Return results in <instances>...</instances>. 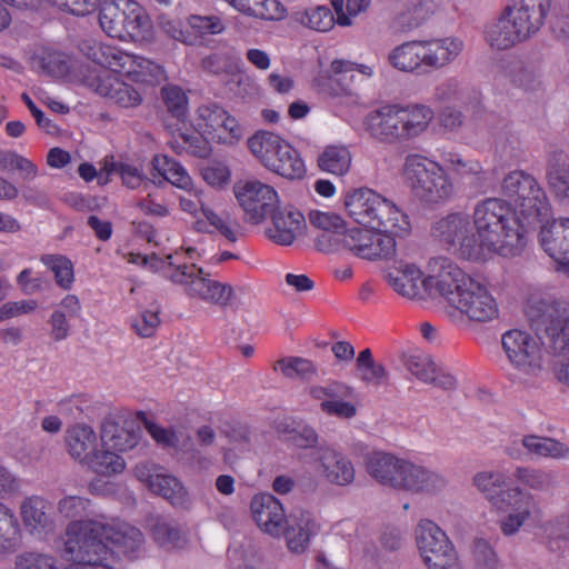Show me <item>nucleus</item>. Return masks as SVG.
Here are the masks:
<instances>
[{
	"label": "nucleus",
	"mask_w": 569,
	"mask_h": 569,
	"mask_svg": "<svg viewBox=\"0 0 569 569\" xmlns=\"http://www.w3.org/2000/svg\"><path fill=\"white\" fill-rule=\"evenodd\" d=\"M502 198H486L470 216L482 262L495 256L516 258L528 244V227L546 220L551 204L538 181L525 171H512L502 181Z\"/></svg>",
	"instance_id": "1"
},
{
	"label": "nucleus",
	"mask_w": 569,
	"mask_h": 569,
	"mask_svg": "<svg viewBox=\"0 0 569 569\" xmlns=\"http://www.w3.org/2000/svg\"><path fill=\"white\" fill-rule=\"evenodd\" d=\"M91 500L66 496L58 502V512L66 519L88 516ZM64 551L72 562L66 569H113L111 561L122 553L129 560L139 557L143 545L142 532L123 521L104 518L73 520L66 527Z\"/></svg>",
	"instance_id": "2"
},
{
	"label": "nucleus",
	"mask_w": 569,
	"mask_h": 569,
	"mask_svg": "<svg viewBox=\"0 0 569 569\" xmlns=\"http://www.w3.org/2000/svg\"><path fill=\"white\" fill-rule=\"evenodd\" d=\"M88 56L103 69L90 70L83 82L101 97L112 100L122 108L139 106L142 99L132 86L111 72L124 74L136 82H159L164 73L158 63L109 43L94 42L89 47Z\"/></svg>",
	"instance_id": "3"
},
{
	"label": "nucleus",
	"mask_w": 569,
	"mask_h": 569,
	"mask_svg": "<svg viewBox=\"0 0 569 569\" xmlns=\"http://www.w3.org/2000/svg\"><path fill=\"white\" fill-rule=\"evenodd\" d=\"M440 276L439 295L471 322L487 323L499 317V305L488 287L467 274L452 260Z\"/></svg>",
	"instance_id": "4"
},
{
	"label": "nucleus",
	"mask_w": 569,
	"mask_h": 569,
	"mask_svg": "<svg viewBox=\"0 0 569 569\" xmlns=\"http://www.w3.org/2000/svg\"><path fill=\"white\" fill-rule=\"evenodd\" d=\"M348 214L359 224L390 236L410 232L411 222L393 201L380 193L361 188L349 193L345 201Z\"/></svg>",
	"instance_id": "5"
},
{
	"label": "nucleus",
	"mask_w": 569,
	"mask_h": 569,
	"mask_svg": "<svg viewBox=\"0 0 569 569\" xmlns=\"http://www.w3.org/2000/svg\"><path fill=\"white\" fill-rule=\"evenodd\" d=\"M366 469L378 482L392 488L433 492L445 486L441 476L381 451L368 455Z\"/></svg>",
	"instance_id": "6"
},
{
	"label": "nucleus",
	"mask_w": 569,
	"mask_h": 569,
	"mask_svg": "<svg viewBox=\"0 0 569 569\" xmlns=\"http://www.w3.org/2000/svg\"><path fill=\"white\" fill-rule=\"evenodd\" d=\"M530 327L545 333L555 350H569V303L551 298H530L525 309ZM557 380L569 387V361L555 368Z\"/></svg>",
	"instance_id": "7"
},
{
	"label": "nucleus",
	"mask_w": 569,
	"mask_h": 569,
	"mask_svg": "<svg viewBox=\"0 0 569 569\" xmlns=\"http://www.w3.org/2000/svg\"><path fill=\"white\" fill-rule=\"evenodd\" d=\"M402 176L412 193L427 206H443L455 196L453 181L445 168L426 156L408 154Z\"/></svg>",
	"instance_id": "8"
},
{
	"label": "nucleus",
	"mask_w": 569,
	"mask_h": 569,
	"mask_svg": "<svg viewBox=\"0 0 569 569\" xmlns=\"http://www.w3.org/2000/svg\"><path fill=\"white\" fill-rule=\"evenodd\" d=\"M101 29L111 38L134 42L153 38V23L134 0H104L99 11Z\"/></svg>",
	"instance_id": "9"
},
{
	"label": "nucleus",
	"mask_w": 569,
	"mask_h": 569,
	"mask_svg": "<svg viewBox=\"0 0 569 569\" xmlns=\"http://www.w3.org/2000/svg\"><path fill=\"white\" fill-rule=\"evenodd\" d=\"M252 154L269 171L288 180H300L307 168L299 151L271 131H257L248 140Z\"/></svg>",
	"instance_id": "10"
},
{
	"label": "nucleus",
	"mask_w": 569,
	"mask_h": 569,
	"mask_svg": "<svg viewBox=\"0 0 569 569\" xmlns=\"http://www.w3.org/2000/svg\"><path fill=\"white\" fill-rule=\"evenodd\" d=\"M163 276L172 283L182 286L190 298L221 308L230 306L234 299V288L231 284L211 279L194 263L176 264L172 256L167 257Z\"/></svg>",
	"instance_id": "11"
},
{
	"label": "nucleus",
	"mask_w": 569,
	"mask_h": 569,
	"mask_svg": "<svg viewBox=\"0 0 569 569\" xmlns=\"http://www.w3.org/2000/svg\"><path fill=\"white\" fill-rule=\"evenodd\" d=\"M430 237L441 249L459 259L482 262L470 214L453 211L437 218L430 227Z\"/></svg>",
	"instance_id": "12"
},
{
	"label": "nucleus",
	"mask_w": 569,
	"mask_h": 569,
	"mask_svg": "<svg viewBox=\"0 0 569 569\" xmlns=\"http://www.w3.org/2000/svg\"><path fill=\"white\" fill-rule=\"evenodd\" d=\"M451 259L436 257L429 261L430 273L423 278V273L415 263H401L400 267L390 270L387 280L390 287L400 296L408 299H421L425 293L432 290L439 293L440 276L448 271L447 264Z\"/></svg>",
	"instance_id": "13"
},
{
	"label": "nucleus",
	"mask_w": 569,
	"mask_h": 569,
	"mask_svg": "<svg viewBox=\"0 0 569 569\" xmlns=\"http://www.w3.org/2000/svg\"><path fill=\"white\" fill-rule=\"evenodd\" d=\"M501 345L518 373L528 379L540 376L543 370V348L538 338L528 331L511 329L502 335Z\"/></svg>",
	"instance_id": "14"
},
{
	"label": "nucleus",
	"mask_w": 569,
	"mask_h": 569,
	"mask_svg": "<svg viewBox=\"0 0 569 569\" xmlns=\"http://www.w3.org/2000/svg\"><path fill=\"white\" fill-rule=\"evenodd\" d=\"M417 545L429 569H462L452 542L436 522L429 519L419 522Z\"/></svg>",
	"instance_id": "15"
},
{
	"label": "nucleus",
	"mask_w": 569,
	"mask_h": 569,
	"mask_svg": "<svg viewBox=\"0 0 569 569\" xmlns=\"http://www.w3.org/2000/svg\"><path fill=\"white\" fill-rule=\"evenodd\" d=\"M351 228L343 232L342 246L355 256L367 260H388L396 256V240L392 236L369 230Z\"/></svg>",
	"instance_id": "16"
},
{
	"label": "nucleus",
	"mask_w": 569,
	"mask_h": 569,
	"mask_svg": "<svg viewBox=\"0 0 569 569\" xmlns=\"http://www.w3.org/2000/svg\"><path fill=\"white\" fill-rule=\"evenodd\" d=\"M234 193L248 220L252 223L262 222L279 204L276 189L258 180L237 184Z\"/></svg>",
	"instance_id": "17"
},
{
	"label": "nucleus",
	"mask_w": 569,
	"mask_h": 569,
	"mask_svg": "<svg viewBox=\"0 0 569 569\" xmlns=\"http://www.w3.org/2000/svg\"><path fill=\"white\" fill-rule=\"evenodd\" d=\"M550 216L539 222V243L555 261L556 270L569 277V218L552 219Z\"/></svg>",
	"instance_id": "18"
},
{
	"label": "nucleus",
	"mask_w": 569,
	"mask_h": 569,
	"mask_svg": "<svg viewBox=\"0 0 569 569\" xmlns=\"http://www.w3.org/2000/svg\"><path fill=\"white\" fill-rule=\"evenodd\" d=\"M163 468L149 462H140L134 468V476L153 493L163 497L172 506H182L187 501V491L173 476L167 475Z\"/></svg>",
	"instance_id": "19"
},
{
	"label": "nucleus",
	"mask_w": 569,
	"mask_h": 569,
	"mask_svg": "<svg viewBox=\"0 0 569 569\" xmlns=\"http://www.w3.org/2000/svg\"><path fill=\"white\" fill-rule=\"evenodd\" d=\"M316 472L326 481L337 486H348L356 478V470L351 460L341 451L320 446L313 452Z\"/></svg>",
	"instance_id": "20"
},
{
	"label": "nucleus",
	"mask_w": 569,
	"mask_h": 569,
	"mask_svg": "<svg viewBox=\"0 0 569 569\" xmlns=\"http://www.w3.org/2000/svg\"><path fill=\"white\" fill-rule=\"evenodd\" d=\"M529 31L517 21L507 7L500 12L499 17L488 23L485 29V39L495 50H509L517 44L531 39Z\"/></svg>",
	"instance_id": "21"
},
{
	"label": "nucleus",
	"mask_w": 569,
	"mask_h": 569,
	"mask_svg": "<svg viewBox=\"0 0 569 569\" xmlns=\"http://www.w3.org/2000/svg\"><path fill=\"white\" fill-rule=\"evenodd\" d=\"M400 119L398 103L385 104L367 113L363 128L373 139L393 143L402 140Z\"/></svg>",
	"instance_id": "22"
},
{
	"label": "nucleus",
	"mask_w": 569,
	"mask_h": 569,
	"mask_svg": "<svg viewBox=\"0 0 569 569\" xmlns=\"http://www.w3.org/2000/svg\"><path fill=\"white\" fill-rule=\"evenodd\" d=\"M268 217L271 218V227L267 230L268 238L277 244L290 246L297 234L306 226L305 216L295 207H276Z\"/></svg>",
	"instance_id": "23"
},
{
	"label": "nucleus",
	"mask_w": 569,
	"mask_h": 569,
	"mask_svg": "<svg viewBox=\"0 0 569 569\" xmlns=\"http://www.w3.org/2000/svg\"><path fill=\"white\" fill-rule=\"evenodd\" d=\"M252 517L258 527L273 536L279 537L283 531L286 513L282 503L271 493H258L250 503Z\"/></svg>",
	"instance_id": "24"
},
{
	"label": "nucleus",
	"mask_w": 569,
	"mask_h": 569,
	"mask_svg": "<svg viewBox=\"0 0 569 569\" xmlns=\"http://www.w3.org/2000/svg\"><path fill=\"white\" fill-rule=\"evenodd\" d=\"M428 73L439 71L453 63L465 50L461 38L447 36L422 40Z\"/></svg>",
	"instance_id": "25"
},
{
	"label": "nucleus",
	"mask_w": 569,
	"mask_h": 569,
	"mask_svg": "<svg viewBox=\"0 0 569 569\" xmlns=\"http://www.w3.org/2000/svg\"><path fill=\"white\" fill-rule=\"evenodd\" d=\"M505 497H508V499L503 501L501 510H511V512L500 521V529L505 536H511L530 517L535 507V498L530 492H525L518 487L508 488Z\"/></svg>",
	"instance_id": "26"
},
{
	"label": "nucleus",
	"mask_w": 569,
	"mask_h": 569,
	"mask_svg": "<svg viewBox=\"0 0 569 569\" xmlns=\"http://www.w3.org/2000/svg\"><path fill=\"white\" fill-rule=\"evenodd\" d=\"M552 4L553 0H511L506 7L530 36L535 37L545 26Z\"/></svg>",
	"instance_id": "27"
},
{
	"label": "nucleus",
	"mask_w": 569,
	"mask_h": 569,
	"mask_svg": "<svg viewBox=\"0 0 569 569\" xmlns=\"http://www.w3.org/2000/svg\"><path fill=\"white\" fill-rule=\"evenodd\" d=\"M422 40L406 41L395 47L388 54V61L395 69L415 74L428 73Z\"/></svg>",
	"instance_id": "28"
},
{
	"label": "nucleus",
	"mask_w": 569,
	"mask_h": 569,
	"mask_svg": "<svg viewBox=\"0 0 569 569\" xmlns=\"http://www.w3.org/2000/svg\"><path fill=\"white\" fill-rule=\"evenodd\" d=\"M64 447L68 455L83 466L98 448V436L87 423H74L64 432Z\"/></svg>",
	"instance_id": "29"
},
{
	"label": "nucleus",
	"mask_w": 569,
	"mask_h": 569,
	"mask_svg": "<svg viewBox=\"0 0 569 569\" xmlns=\"http://www.w3.org/2000/svg\"><path fill=\"white\" fill-rule=\"evenodd\" d=\"M547 182L558 201L569 203V156L566 152L555 151L550 154Z\"/></svg>",
	"instance_id": "30"
},
{
	"label": "nucleus",
	"mask_w": 569,
	"mask_h": 569,
	"mask_svg": "<svg viewBox=\"0 0 569 569\" xmlns=\"http://www.w3.org/2000/svg\"><path fill=\"white\" fill-rule=\"evenodd\" d=\"M238 222L229 213H217L209 207H202V214L194 220V229L202 233H219L230 242L238 240Z\"/></svg>",
	"instance_id": "31"
},
{
	"label": "nucleus",
	"mask_w": 569,
	"mask_h": 569,
	"mask_svg": "<svg viewBox=\"0 0 569 569\" xmlns=\"http://www.w3.org/2000/svg\"><path fill=\"white\" fill-rule=\"evenodd\" d=\"M290 519L293 523L283 531L287 546L290 551L296 553L303 552L310 541L311 535L315 533L317 523L308 511L299 510L298 513L291 515Z\"/></svg>",
	"instance_id": "32"
},
{
	"label": "nucleus",
	"mask_w": 569,
	"mask_h": 569,
	"mask_svg": "<svg viewBox=\"0 0 569 569\" xmlns=\"http://www.w3.org/2000/svg\"><path fill=\"white\" fill-rule=\"evenodd\" d=\"M49 510V501L43 497L33 495L24 498L20 507V515L27 528L32 531L44 532L52 526Z\"/></svg>",
	"instance_id": "33"
},
{
	"label": "nucleus",
	"mask_w": 569,
	"mask_h": 569,
	"mask_svg": "<svg viewBox=\"0 0 569 569\" xmlns=\"http://www.w3.org/2000/svg\"><path fill=\"white\" fill-rule=\"evenodd\" d=\"M400 128L402 140H407L422 133L433 118L432 110L422 104H399Z\"/></svg>",
	"instance_id": "34"
},
{
	"label": "nucleus",
	"mask_w": 569,
	"mask_h": 569,
	"mask_svg": "<svg viewBox=\"0 0 569 569\" xmlns=\"http://www.w3.org/2000/svg\"><path fill=\"white\" fill-rule=\"evenodd\" d=\"M102 445L111 450L124 452L133 449L139 440L140 433L121 427L114 420H106L101 426L100 435Z\"/></svg>",
	"instance_id": "35"
},
{
	"label": "nucleus",
	"mask_w": 569,
	"mask_h": 569,
	"mask_svg": "<svg viewBox=\"0 0 569 569\" xmlns=\"http://www.w3.org/2000/svg\"><path fill=\"white\" fill-rule=\"evenodd\" d=\"M440 7L441 0H419L395 18V27L402 32L416 29L432 17Z\"/></svg>",
	"instance_id": "36"
},
{
	"label": "nucleus",
	"mask_w": 569,
	"mask_h": 569,
	"mask_svg": "<svg viewBox=\"0 0 569 569\" xmlns=\"http://www.w3.org/2000/svg\"><path fill=\"white\" fill-rule=\"evenodd\" d=\"M473 485L480 490L491 505L497 509L503 508V501L508 499L505 497L506 476L500 471H481L475 475Z\"/></svg>",
	"instance_id": "37"
},
{
	"label": "nucleus",
	"mask_w": 569,
	"mask_h": 569,
	"mask_svg": "<svg viewBox=\"0 0 569 569\" xmlns=\"http://www.w3.org/2000/svg\"><path fill=\"white\" fill-rule=\"evenodd\" d=\"M211 140L197 129L194 132H180L169 142L171 149L179 156L188 154L196 158H208L212 148Z\"/></svg>",
	"instance_id": "38"
},
{
	"label": "nucleus",
	"mask_w": 569,
	"mask_h": 569,
	"mask_svg": "<svg viewBox=\"0 0 569 569\" xmlns=\"http://www.w3.org/2000/svg\"><path fill=\"white\" fill-rule=\"evenodd\" d=\"M521 443L528 453L539 458L569 459V447L550 437L528 435Z\"/></svg>",
	"instance_id": "39"
},
{
	"label": "nucleus",
	"mask_w": 569,
	"mask_h": 569,
	"mask_svg": "<svg viewBox=\"0 0 569 569\" xmlns=\"http://www.w3.org/2000/svg\"><path fill=\"white\" fill-rule=\"evenodd\" d=\"M152 167L159 176L177 188L189 190L192 187L191 177L177 160L166 154H156L152 159Z\"/></svg>",
	"instance_id": "40"
},
{
	"label": "nucleus",
	"mask_w": 569,
	"mask_h": 569,
	"mask_svg": "<svg viewBox=\"0 0 569 569\" xmlns=\"http://www.w3.org/2000/svg\"><path fill=\"white\" fill-rule=\"evenodd\" d=\"M20 540V526L14 512L0 502V553L14 551Z\"/></svg>",
	"instance_id": "41"
},
{
	"label": "nucleus",
	"mask_w": 569,
	"mask_h": 569,
	"mask_svg": "<svg viewBox=\"0 0 569 569\" xmlns=\"http://www.w3.org/2000/svg\"><path fill=\"white\" fill-rule=\"evenodd\" d=\"M322 171L336 176L346 174L351 166V153L345 146H328L318 158Z\"/></svg>",
	"instance_id": "42"
},
{
	"label": "nucleus",
	"mask_w": 569,
	"mask_h": 569,
	"mask_svg": "<svg viewBox=\"0 0 569 569\" xmlns=\"http://www.w3.org/2000/svg\"><path fill=\"white\" fill-rule=\"evenodd\" d=\"M83 466L97 475L110 477L121 473L126 468V462L121 456L109 448L106 450L97 448Z\"/></svg>",
	"instance_id": "43"
},
{
	"label": "nucleus",
	"mask_w": 569,
	"mask_h": 569,
	"mask_svg": "<svg viewBox=\"0 0 569 569\" xmlns=\"http://www.w3.org/2000/svg\"><path fill=\"white\" fill-rule=\"evenodd\" d=\"M40 262L54 276L56 283L63 290L71 289L74 282V266L63 254H42Z\"/></svg>",
	"instance_id": "44"
},
{
	"label": "nucleus",
	"mask_w": 569,
	"mask_h": 569,
	"mask_svg": "<svg viewBox=\"0 0 569 569\" xmlns=\"http://www.w3.org/2000/svg\"><path fill=\"white\" fill-rule=\"evenodd\" d=\"M295 19L303 27L319 32H327L331 30L337 22V19L330 8L326 6H318L303 11H298L295 13Z\"/></svg>",
	"instance_id": "45"
},
{
	"label": "nucleus",
	"mask_w": 569,
	"mask_h": 569,
	"mask_svg": "<svg viewBox=\"0 0 569 569\" xmlns=\"http://www.w3.org/2000/svg\"><path fill=\"white\" fill-rule=\"evenodd\" d=\"M356 369L359 379L366 385L380 386L388 376L385 366L373 360L369 348L359 352L356 359Z\"/></svg>",
	"instance_id": "46"
},
{
	"label": "nucleus",
	"mask_w": 569,
	"mask_h": 569,
	"mask_svg": "<svg viewBox=\"0 0 569 569\" xmlns=\"http://www.w3.org/2000/svg\"><path fill=\"white\" fill-rule=\"evenodd\" d=\"M242 127L228 111H226L218 128H214L213 131L208 130V138L211 142L219 144L234 146L242 139Z\"/></svg>",
	"instance_id": "47"
},
{
	"label": "nucleus",
	"mask_w": 569,
	"mask_h": 569,
	"mask_svg": "<svg viewBox=\"0 0 569 569\" xmlns=\"http://www.w3.org/2000/svg\"><path fill=\"white\" fill-rule=\"evenodd\" d=\"M273 369L289 379H309L316 373L313 363L301 357L282 358L274 363Z\"/></svg>",
	"instance_id": "48"
},
{
	"label": "nucleus",
	"mask_w": 569,
	"mask_h": 569,
	"mask_svg": "<svg viewBox=\"0 0 569 569\" xmlns=\"http://www.w3.org/2000/svg\"><path fill=\"white\" fill-rule=\"evenodd\" d=\"M161 96L169 113L184 122L188 118V97L184 91L177 86H167L162 88Z\"/></svg>",
	"instance_id": "49"
},
{
	"label": "nucleus",
	"mask_w": 569,
	"mask_h": 569,
	"mask_svg": "<svg viewBox=\"0 0 569 569\" xmlns=\"http://www.w3.org/2000/svg\"><path fill=\"white\" fill-rule=\"evenodd\" d=\"M226 109L217 103L202 104L197 109L194 128L208 137V130L213 131L224 117Z\"/></svg>",
	"instance_id": "50"
},
{
	"label": "nucleus",
	"mask_w": 569,
	"mask_h": 569,
	"mask_svg": "<svg viewBox=\"0 0 569 569\" xmlns=\"http://www.w3.org/2000/svg\"><path fill=\"white\" fill-rule=\"evenodd\" d=\"M287 10L279 0H251L246 16L262 20H281Z\"/></svg>",
	"instance_id": "51"
},
{
	"label": "nucleus",
	"mask_w": 569,
	"mask_h": 569,
	"mask_svg": "<svg viewBox=\"0 0 569 569\" xmlns=\"http://www.w3.org/2000/svg\"><path fill=\"white\" fill-rule=\"evenodd\" d=\"M188 26L192 34L197 36V43L204 36L218 34L224 30L221 19L216 16H191Z\"/></svg>",
	"instance_id": "52"
},
{
	"label": "nucleus",
	"mask_w": 569,
	"mask_h": 569,
	"mask_svg": "<svg viewBox=\"0 0 569 569\" xmlns=\"http://www.w3.org/2000/svg\"><path fill=\"white\" fill-rule=\"evenodd\" d=\"M442 160L448 168L459 178L478 176L482 172V167L477 160H466L461 154L456 152H447L442 156Z\"/></svg>",
	"instance_id": "53"
},
{
	"label": "nucleus",
	"mask_w": 569,
	"mask_h": 569,
	"mask_svg": "<svg viewBox=\"0 0 569 569\" xmlns=\"http://www.w3.org/2000/svg\"><path fill=\"white\" fill-rule=\"evenodd\" d=\"M513 477L516 480L533 490H543L551 483L549 473L529 467H517Z\"/></svg>",
	"instance_id": "54"
},
{
	"label": "nucleus",
	"mask_w": 569,
	"mask_h": 569,
	"mask_svg": "<svg viewBox=\"0 0 569 569\" xmlns=\"http://www.w3.org/2000/svg\"><path fill=\"white\" fill-rule=\"evenodd\" d=\"M154 541L162 548L173 549L180 547L182 535L180 529L167 522L158 521L151 529Z\"/></svg>",
	"instance_id": "55"
},
{
	"label": "nucleus",
	"mask_w": 569,
	"mask_h": 569,
	"mask_svg": "<svg viewBox=\"0 0 569 569\" xmlns=\"http://www.w3.org/2000/svg\"><path fill=\"white\" fill-rule=\"evenodd\" d=\"M137 208L152 218H166L170 214L167 200L160 192L148 193L137 202Z\"/></svg>",
	"instance_id": "56"
},
{
	"label": "nucleus",
	"mask_w": 569,
	"mask_h": 569,
	"mask_svg": "<svg viewBox=\"0 0 569 569\" xmlns=\"http://www.w3.org/2000/svg\"><path fill=\"white\" fill-rule=\"evenodd\" d=\"M160 317L158 310H143L131 319V328L142 338L152 337L160 326Z\"/></svg>",
	"instance_id": "57"
},
{
	"label": "nucleus",
	"mask_w": 569,
	"mask_h": 569,
	"mask_svg": "<svg viewBox=\"0 0 569 569\" xmlns=\"http://www.w3.org/2000/svg\"><path fill=\"white\" fill-rule=\"evenodd\" d=\"M411 375L422 382H430L437 371L435 361L427 355H412L407 361Z\"/></svg>",
	"instance_id": "58"
},
{
	"label": "nucleus",
	"mask_w": 569,
	"mask_h": 569,
	"mask_svg": "<svg viewBox=\"0 0 569 569\" xmlns=\"http://www.w3.org/2000/svg\"><path fill=\"white\" fill-rule=\"evenodd\" d=\"M310 223L322 232H345V221L330 212L313 211L309 214Z\"/></svg>",
	"instance_id": "59"
},
{
	"label": "nucleus",
	"mask_w": 569,
	"mask_h": 569,
	"mask_svg": "<svg viewBox=\"0 0 569 569\" xmlns=\"http://www.w3.org/2000/svg\"><path fill=\"white\" fill-rule=\"evenodd\" d=\"M56 559L51 556L24 552L17 557L16 569H58Z\"/></svg>",
	"instance_id": "60"
},
{
	"label": "nucleus",
	"mask_w": 569,
	"mask_h": 569,
	"mask_svg": "<svg viewBox=\"0 0 569 569\" xmlns=\"http://www.w3.org/2000/svg\"><path fill=\"white\" fill-rule=\"evenodd\" d=\"M320 409L328 416L340 419H351L357 415V407L352 402L338 399L337 396L321 401Z\"/></svg>",
	"instance_id": "61"
},
{
	"label": "nucleus",
	"mask_w": 569,
	"mask_h": 569,
	"mask_svg": "<svg viewBox=\"0 0 569 569\" xmlns=\"http://www.w3.org/2000/svg\"><path fill=\"white\" fill-rule=\"evenodd\" d=\"M203 180L216 188H222L230 180V170L222 162H212L201 169Z\"/></svg>",
	"instance_id": "62"
},
{
	"label": "nucleus",
	"mask_w": 569,
	"mask_h": 569,
	"mask_svg": "<svg viewBox=\"0 0 569 569\" xmlns=\"http://www.w3.org/2000/svg\"><path fill=\"white\" fill-rule=\"evenodd\" d=\"M503 77L508 78L515 87L522 88L526 91L536 88L537 80L535 74L521 63L510 66Z\"/></svg>",
	"instance_id": "63"
},
{
	"label": "nucleus",
	"mask_w": 569,
	"mask_h": 569,
	"mask_svg": "<svg viewBox=\"0 0 569 569\" xmlns=\"http://www.w3.org/2000/svg\"><path fill=\"white\" fill-rule=\"evenodd\" d=\"M46 280L40 274H36L31 268L23 269L17 276V284L26 295H33L43 289Z\"/></svg>",
	"instance_id": "64"
}]
</instances>
